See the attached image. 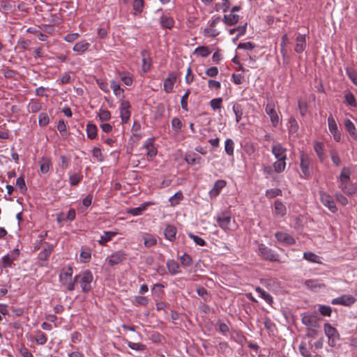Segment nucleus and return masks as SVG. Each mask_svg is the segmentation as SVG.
Instances as JSON below:
<instances>
[{
    "label": "nucleus",
    "mask_w": 357,
    "mask_h": 357,
    "mask_svg": "<svg viewBox=\"0 0 357 357\" xmlns=\"http://www.w3.org/2000/svg\"><path fill=\"white\" fill-rule=\"evenodd\" d=\"M351 171L349 167H344L338 177V187L347 195H354L356 192V188L351 181Z\"/></svg>",
    "instance_id": "f257e3e1"
},
{
    "label": "nucleus",
    "mask_w": 357,
    "mask_h": 357,
    "mask_svg": "<svg viewBox=\"0 0 357 357\" xmlns=\"http://www.w3.org/2000/svg\"><path fill=\"white\" fill-rule=\"evenodd\" d=\"M93 281V275L91 271L86 270L75 275V283L80 284L83 292H89L91 289V282Z\"/></svg>",
    "instance_id": "f03ea898"
},
{
    "label": "nucleus",
    "mask_w": 357,
    "mask_h": 357,
    "mask_svg": "<svg viewBox=\"0 0 357 357\" xmlns=\"http://www.w3.org/2000/svg\"><path fill=\"white\" fill-rule=\"evenodd\" d=\"M73 273V268L71 267H67L63 268L59 275L60 282L68 291H73L75 289V279L72 280L71 278Z\"/></svg>",
    "instance_id": "7ed1b4c3"
},
{
    "label": "nucleus",
    "mask_w": 357,
    "mask_h": 357,
    "mask_svg": "<svg viewBox=\"0 0 357 357\" xmlns=\"http://www.w3.org/2000/svg\"><path fill=\"white\" fill-rule=\"evenodd\" d=\"M328 130L332 135L333 139L336 142H340L342 141V132L339 129L337 121L335 119L333 114H330L327 119Z\"/></svg>",
    "instance_id": "20e7f679"
},
{
    "label": "nucleus",
    "mask_w": 357,
    "mask_h": 357,
    "mask_svg": "<svg viewBox=\"0 0 357 357\" xmlns=\"http://www.w3.org/2000/svg\"><path fill=\"white\" fill-rule=\"evenodd\" d=\"M325 335L328 338V344L331 347H334L336 344V341L339 340L340 335L335 328L332 326L331 324L326 323L324 326Z\"/></svg>",
    "instance_id": "39448f33"
},
{
    "label": "nucleus",
    "mask_w": 357,
    "mask_h": 357,
    "mask_svg": "<svg viewBox=\"0 0 357 357\" xmlns=\"http://www.w3.org/2000/svg\"><path fill=\"white\" fill-rule=\"evenodd\" d=\"M275 103L273 100H269L266 105V113L269 116L272 126L277 127L280 122L279 116L275 110Z\"/></svg>",
    "instance_id": "423d86ee"
},
{
    "label": "nucleus",
    "mask_w": 357,
    "mask_h": 357,
    "mask_svg": "<svg viewBox=\"0 0 357 357\" xmlns=\"http://www.w3.org/2000/svg\"><path fill=\"white\" fill-rule=\"evenodd\" d=\"M259 252L261 257L271 261H279V255L264 244L259 245Z\"/></svg>",
    "instance_id": "0eeeda50"
},
{
    "label": "nucleus",
    "mask_w": 357,
    "mask_h": 357,
    "mask_svg": "<svg viewBox=\"0 0 357 357\" xmlns=\"http://www.w3.org/2000/svg\"><path fill=\"white\" fill-rule=\"evenodd\" d=\"M319 195L321 203L324 206L327 207L331 212L335 213L337 211L335 201L332 196L323 191H320Z\"/></svg>",
    "instance_id": "6e6552de"
},
{
    "label": "nucleus",
    "mask_w": 357,
    "mask_h": 357,
    "mask_svg": "<svg viewBox=\"0 0 357 357\" xmlns=\"http://www.w3.org/2000/svg\"><path fill=\"white\" fill-rule=\"evenodd\" d=\"M20 251L19 249H15L10 253L3 256L0 259L1 264L5 268L12 267L13 261L20 256Z\"/></svg>",
    "instance_id": "1a4fd4ad"
},
{
    "label": "nucleus",
    "mask_w": 357,
    "mask_h": 357,
    "mask_svg": "<svg viewBox=\"0 0 357 357\" xmlns=\"http://www.w3.org/2000/svg\"><path fill=\"white\" fill-rule=\"evenodd\" d=\"M300 160V167L302 171V176L304 178H307L310 175V165L311 163V160L310 157L304 153L301 154Z\"/></svg>",
    "instance_id": "9d476101"
},
{
    "label": "nucleus",
    "mask_w": 357,
    "mask_h": 357,
    "mask_svg": "<svg viewBox=\"0 0 357 357\" xmlns=\"http://www.w3.org/2000/svg\"><path fill=\"white\" fill-rule=\"evenodd\" d=\"M271 152L276 160H287V150L280 143H277L272 146Z\"/></svg>",
    "instance_id": "9b49d317"
},
{
    "label": "nucleus",
    "mask_w": 357,
    "mask_h": 357,
    "mask_svg": "<svg viewBox=\"0 0 357 357\" xmlns=\"http://www.w3.org/2000/svg\"><path fill=\"white\" fill-rule=\"evenodd\" d=\"M130 105L128 100H123L120 105V117L123 123H128L130 119L131 112L130 111Z\"/></svg>",
    "instance_id": "f8f14e48"
},
{
    "label": "nucleus",
    "mask_w": 357,
    "mask_h": 357,
    "mask_svg": "<svg viewBox=\"0 0 357 357\" xmlns=\"http://www.w3.org/2000/svg\"><path fill=\"white\" fill-rule=\"evenodd\" d=\"M126 254L123 250H119L113 252L107 257V261L109 265L114 266L121 263L126 258Z\"/></svg>",
    "instance_id": "ddd939ff"
},
{
    "label": "nucleus",
    "mask_w": 357,
    "mask_h": 357,
    "mask_svg": "<svg viewBox=\"0 0 357 357\" xmlns=\"http://www.w3.org/2000/svg\"><path fill=\"white\" fill-rule=\"evenodd\" d=\"M356 301V299L354 296L351 295L344 294L340 297L333 298L331 301V303L333 305H341L344 306H350L354 304Z\"/></svg>",
    "instance_id": "4468645a"
},
{
    "label": "nucleus",
    "mask_w": 357,
    "mask_h": 357,
    "mask_svg": "<svg viewBox=\"0 0 357 357\" xmlns=\"http://www.w3.org/2000/svg\"><path fill=\"white\" fill-rule=\"evenodd\" d=\"M144 149H146V154L149 160H152L157 155V149L153 145V139L150 138L145 141Z\"/></svg>",
    "instance_id": "2eb2a0df"
},
{
    "label": "nucleus",
    "mask_w": 357,
    "mask_h": 357,
    "mask_svg": "<svg viewBox=\"0 0 357 357\" xmlns=\"http://www.w3.org/2000/svg\"><path fill=\"white\" fill-rule=\"evenodd\" d=\"M231 220V216L227 213H222L216 218L219 227L224 231L230 229Z\"/></svg>",
    "instance_id": "dca6fc26"
},
{
    "label": "nucleus",
    "mask_w": 357,
    "mask_h": 357,
    "mask_svg": "<svg viewBox=\"0 0 357 357\" xmlns=\"http://www.w3.org/2000/svg\"><path fill=\"white\" fill-rule=\"evenodd\" d=\"M177 79V74L174 72L169 73L167 77L164 81V91L167 93H172L174 89L175 82Z\"/></svg>",
    "instance_id": "f3484780"
},
{
    "label": "nucleus",
    "mask_w": 357,
    "mask_h": 357,
    "mask_svg": "<svg viewBox=\"0 0 357 357\" xmlns=\"http://www.w3.org/2000/svg\"><path fill=\"white\" fill-rule=\"evenodd\" d=\"M275 236L278 241L283 243L286 245H293L296 243L294 237L287 232L278 231L275 234Z\"/></svg>",
    "instance_id": "a211bd4d"
},
{
    "label": "nucleus",
    "mask_w": 357,
    "mask_h": 357,
    "mask_svg": "<svg viewBox=\"0 0 357 357\" xmlns=\"http://www.w3.org/2000/svg\"><path fill=\"white\" fill-rule=\"evenodd\" d=\"M305 285L307 289L314 291L326 287L323 281L320 279L307 280L305 281Z\"/></svg>",
    "instance_id": "6ab92c4d"
},
{
    "label": "nucleus",
    "mask_w": 357,
    "mask_h": 357,
    "mask_svg": "<svg viewBox=\"0 0 357 357\" xmlns=\"http://www.w3.org/2000/svg\"><path fill=\"white\" fill-rule=\"evenodd\" d=\"M306 47L305 35L298 34L296 37V43L294 50L297 53L303 52Z\"/></svg>",
    "instance_id": "aec40b11"
},
{
    "label": "nucleus",
    "mask_w": 357,
    "mask_h": 357,
    "mask_svg": "<svg viewBox=\"0 0 357 357\" xmlns=\"http://www.w3.org/2000/svg\"><path fill=\"white\" fill-rule=\"evenodd\" d=\"M151 204H152V203L149 202H144V203L142 204L138 207L128 209L127 213L130 214L133 216L139 215L142 214V213L146 210L147 207L149 206H151Z\"/></svg>",
    "instance_id": "412c9836"
},
{
    "label": "nucleus",
    "mask_w": 357,
    "mask_h": 357,
    "mask_svg": "<svg viewBox=\"0 0 357 357\" xmlns=\"http://www.w3.org/2000/svg\"><path fill=\"white\" fill-rule=\"evenodd\" d=\"M287 213L284 204L280 200H275L274 202L273 213L277 217H283Z\"/></svg>",
    "instance_id": "4be33fe9"
},
{
    "label": "nucleus",
    "mask_w": 357,
    "mask_h": 357,
    "mask_svg": "<svg viewBox=\"0 0 357 357\" xmlns=\"http://www.w3.org/2000/svg\"><path fill=\"white\" fill-rule=\"evenodd\" d=\"M226 181L224 180H218L215 182L213 188L209 191V195L211 197H216L218 196L222 189L225 187Z\"/></svg>",
    "instance_id": "5701e85b"
},
{
    "label": "nucleus",
    "mask_w": 357,
    "mask_h": 357,
    "mask_svg": "<svg viewBox=\"0 0 357 357\" xmlns=\"http://www.w3.org/2000/svg\"><path fill=\"white\" fill-rule=\"evenodd\" d=\"M346 130L353 139L357 140V130L354 123L349 119L344 121Z\"/></svg>",
    "instance_id": "b1692460"
},
{
    "label": "nucleus",
    "mask_w": 357,
    "mask_h": 357,
    "mask_svg": "<svg viewBox=\"0 0 357 357\" xmlns=\"http://www.w3.org/2000/svg\"><path fill=\"white\" fill-rule=\"evenodd\" d=\"M142 238L144 241V246L147 248L152 247L157 243L156 237L149 233H142Z\"/></svg>",
    "instance_id": "393cba45"
},
{
    "label": "nucleus",
    "mask_w": 357,
    "mask_h": 357,
    "mask_svg": "<svg viewBox=\"0 0 357 357\" xmlns=\"http://www.w3.org/2000/svg\"><path fill=\"white\" fill-rule=\"evenodd\" d=\"M185 160L189 165H199L202 159L197 153L190 152L185 155Z\"/></svg>",
    "instance_id": "a878e982"
},
{
    "label": "nucleus",
    "mask_w": 357,
    "mask_h": 357,
    "mask_svg": "<svg viewBox=\"0 0 357 357\" xmlns=\"http://www.w3.org/2000/svg\"><path fill=\"white\" fill-rule=\"evenodd\" d=\"M118 234L117 231H105L98 240V243L101 245H105L107 242L110 241L113 237Z\"/></svg>",
    "instance_id": "bb28decb"
},
{
    "label": "nucleus",
    "mask_w": 357,
    "mask_h": 357,
    "mask_svg": "<svg viewBox=\"0 0 357 357\" xmlns=\"http://www.w3.org/2000/svg\"><path fill=\"white\" fill-rule=\"evenodd\" d=\"M40 171L42 174H47L49 172L51 166V160L47 157H43L40 161Z\"/></svg>",
    "instance_id": "cd10ccee"
},
{
    "label": "nucleus",
    "mask_w": 357,
    "mask_h": 357,
    "mask_svg": "<svg viewBox=\"0 0 357 357\" xmlns=\"http://www.w3.org/2000/svg\"><path fill=\"white\" fill-rule=\"evenodd\" d=\"M238 20L239 15L231 13L228 15H225L223 17V22L226 25L229 26H232L237 24Z\"/></svg>",
    "instance_id": "c85d7f7f"
},
{
    "label": "nucleus",
    "mask_w": 357,
    "mask_h": 357,
    "mask_svg": "<svg viewBox=\"0 0 357 357\" xmlns=\"http://www.w3.org/2000/svg\"><path fill=\"white\" fill-rule=\"evenodd\" d=\"M176 228L173 225H167L164 231V235L165 237L171 241H173L176 238Z\"/></svg>",
    "instance_id": "c756f323"
},
{
    "label": "nucleus",
    "mask_w": 357,
    "mask_h": 357,
    "mask_svg": "<svg viewBox=\"0 0 357 357\" xmlns=\"http://www.w3.org/2000/svg\"><path fill=\"white\" fill-rule=\"evenodd\" d=\"M90 45H91L90 43H89L87 42L82 41V42L77 43L74 45L73 50L74 52H77L78 54H82L88 50Z\"/></svg>",
    "instance_id": "7c9ffc66"
},
{
    "label": "nucleus",
    "mask_w": 357,
    "mask_h": 357,
    "mask_svg": "<svg viewBox=\"0 0 357 357\" xmlns=\"http://www.w3.org/2000/svg\"><path fill=\"white\" fill-rule=\"evenodd\" d=\"M160 23L162 28L170 29L174 26V21L171 17L162 15L160 18Z\"/></svg>",
    "instance_id": "2f4dec72"
},
{
    "label": "nucleus",
    "mask_w": 357,
    "mask_h": 357,
    "mask_svg": "<svg viewBox=\"0 0 357 357\" xmlns=\"http://www.w3.org/2000/svg\"><path fill=\"white\" fill-rule=\"evenodd\" d=\"M344 98L345 103L347 105H349L351 107H357V102H356V98H355L354 94L351 91H344Z\"/></svg>",
    "instance_id": "473e14b6"
},
{
    "label": "nucleus",
    "mask_w": 357,
    "mask_h": 357,
    "mask_svg": "<svg viewBox=\"0 0 357 357\" xmlns=\"http://www.w3.org/2000/svg\"><path fill=\"white\" fill-rule=\"evenodd\" d=\"M52 245H47L43 250L39 253L38 259L40 261H46L53 250Z\"/></svg>",
    "instance_id": "72a5a7b5"
},
{
    "label": "nucleus",
    "mask_w": 357,
    "mask_h": 357,
    "mask_svg": "<svg viewBox=\"0 0 357 357\" xmlns=\"http://www.w3.org/2000/svg\"><path fill=\"white\" fill-rule=\"evenodd\" d=\"M256 292L259 294V296L263 298L267 303L272 304L273 302V297L266 291H265L263 289L259 287H257L255 288Z\"/></svg>",
    "instance_id": "f704fd0d"
},
{
    "label": "nucleus",
    "mask_w": 357,
    "mask_h": 357,
    "mask_svg": "<svg viewBox=\"0 0 357 357\" xmlns=\"http://www.w3.org/2000/svg\"><path fill=\"white\" fill-rule=\"evenodd\" d=\"M303 258L312 263L321 264V257L312 252H304Z\"/></svg>",
    "instance_id": "c9c22d12"
},
{
    "label": "nucleus",
    "mask_w": 357,
    "mask_h": 357,
    "mask_svg": "<svg viewBox=\"0 0 357 357\" xmlns=\"http://www.w3.org/2000/svg\"><path fill=\"white\" fill-rule=\"evenodd\" d=\"M167 268L172 275H176L180 272L179 265L174 260H169L167 262Z\"/></svg>",
    "instance_id": "e433bc0d"
},
{
    "label": "nucleus",
    "mask_w": 357,
    "mask_h": 357,
    "mask_svg": "<svg viewBox=\"0 0 357 357\" xmlns=\"http://www.w3.org/2000/svg\"><path fill=\"white\" fill-rule=\"evenodd\" d=\"M86 131L87 137L89 139H93L96 137L98 128L96 125H94L93 123H88L86 125Z\"/></svg>",
    "instance_id": "4c0bfd02"
},
{
    "label": "nucleus",
    "mask_w": 357,
    "mask_h": 357,
    "mask_svg": "<svg viewBox=\"0 0 357 357\" xmlns=\"http://www.w3.org/2000/svg\"><path fill=\"white\" fill-rule=\"evenodd\" d=\"M324 148V144L321 142H317L314 145V149L321 161H323L325 158Z\"/></svg>",
    "instance_id": "58836bf2"
},
{
    "label": "nucleus",
    "mask_w": 357,
    "mask_h": 357,
    "mask_svg": "<svg viewBox=\"0 0 357 357\" xmlns=\"http://www.w3.org/2000/svg\"><path fill=\"white\" fill-rule=\"evenodd\" d=\"M75 215L76 213L75 209L71 208L68 211V213L66 216L65 215L64 213H61L59 215H58L57 220L59 222L65 220L73 221L75 220Z\"/></svg>",
    "instance_id": "ea45409f"
},
{
    "label": "nucleus",
    "mask_w": 357,
    "mask_h": 357,
    "mask_svg": "<svg viewBox=\"0 0 357 357\" xmlns=\"http://www.w3.org/2000/svg\"><path fill=\"white\" fill-rule=\"evenodd\" d=\"M273 167L275 172L282 173L286 168V160H277L273 164Z\"/></svg>",
    "instance_id": "a19ab883"
},
{
    "label": "nucleus",
    "mask_w": 357,
    "mask_h": 357,
    "mask_svg": "<svg viewBox=\"0 0 357 357\" xmlns=\"http://www.w3.org/2000/svg\"><path fill=\"white\" fill-rule=\"evenodd\" d=\"M287 127L290 134L296 133L298 130V124L297 121L293 117L290 118L287 123Z\"/></svg>",
    "instance_id": "79ce46f5"
},
{
    "label": "nucleus",
    "mask_w": 357,
    "mask_h": 357,
    "mask_svg": "<svg viewBox=\"0 0 357 357\" xmlns=\"http://www.w3.org/2000/svg\"><path fill=\"white\" fill-rule=\"evenodd\" d=\"M302 322L303 324L310 328H317L319 324L317 321L310 316H305L302 318Z\"/></svg>",
    "instance_id": "37998d69"
},
{
    "label": "nucleus",
    "mask_w": 357,
    "mask_h": 357,
    "mask_svg": "<svg viewBox=\"0 0 357 357\" xmlns=\"http://www.w3.org/2000/svg\"><path fill=\"white\" fill-rule=\"evenodd\" d=\"M234 142L231 139H227L225 142V151L227 155L232 156L234 155Z\"/></svg>",
    "instance_id": "c03bdc74"
},
{
    "label": "nucleus",
    "mask_w": 357,
    "mask_h": 357,
    "mask_svg": "<svg viewBox=\"0 0 357 357\" xmlns=\"http://www.w3.org/2000/svg\"><path fill=\"white\" fill-rule=\"evenodd\" d=\"M172 129L174 130V132L176 134H178V132H181V130L183 128V123L178 118L175 117V118H173L172 120Z\"/></svg>",
    "instance_id": "a18cd8bd"
},
{
    "label": "nucleus",
    "mask_w": 357,
    "mask_h": 357,
    "mask_svg": "<svg viewBox=\"0 0 357 357\" xmlns=\"http://www.w3.org/2000/svg\"><path fill=\"white\" fill-rule=\"evenodd\" d=\"M126 343L128 347L135 351H144L146 349V345L141 344V343H137V342H132L130 341L126 340Z\"/></svg>",
    "instance_id": "49530a36"
},
{
    "label": "nucleus",
    "mask_w": 357,
    "mask_h": 357,
    "mask_svg": "<svg viewBox=\"0 0 357 357\" xmlns=\"http://www.w3.org/2000/svg\"><path fill=\"white\" fill-rule=\"evenodd\" d=\"M346 73L352 83L357 86V72L352 68H347Z\"/></svg>",
    "instance_id": "de8ad7c7"
},
{
    "label": "nucleus",
    "mask_w": 357,
    "mask_h": 357,
    "mask_svg": "<svg viewBox=\"0 0 357 357\" xmlns=\"http://www.w3.org/2000/svg\"><path fill=\"white\" fill-rule=\"evenodd\" d=\"M183 198V194L181 192H176L169 198L170 205L174 206L177 205L181 200Z\"/></svg>",
    "instance_id": "09e8293b"
},
{
    "label": "nucleus",
    "mask_w": 357,
    "mask_h": 357,
    "mask_svg": "<svg viewBox=\"0 0 357 357\" xmlns=\"http://www.w3.org/2000/svg\"><path fill=\"white\" fill-rule=\"evenodd\" d=\"M111 89L116 96H121L123 93V89L121 88L120 84L114 80L111 82Z\"/></svg>",
    "instance_id": "8fccbe9b"
},
{
    "label": "nucleus",
    "mask_w": 357,
    "mask_h": 357,
    "mask_svg": "<svg viewBox=\"0 0 357 357\" xmlns=\"http://www.w3.org/2000/svg\"><path fill=\"white\" fill-rule=\"evenodd\" d=\"M132 7L135 10V15L140 14L143 11L144 1L134 0Z\"/></svg>",
    "instance_id": "3c124183"
},
{
    "label": "nucleus",
    "mask_w": 357,
    "mask_h": 357,
    "mask_svg": "<svg viewBox=\"0 0 357 357\" xmlns=\"http://www.w3.org/2000/svg\"><path fill=\"white\" fill-rule=\"evenodd\" d=\"M98 116L100 120L107 121L111 119V113L109 110L101 108L98 111Z\"/></svg>",
    "instance_id": "603ef678"
},
{
    "label": "nucleus",
    "mask_w": 357,
    "mask_h": 357,
    "mask_svg": "<svg viewBox=\"0 0 357 357\" xmlns=\"http://www.w3.org/2000/svg\"><path fill=\"white\" fill-rule=\"evenodd\" d=\"M195 52L199 54L202 57H207L211 54L208 47L206 46H199L197 47Z\"/></svg>",
    "instance_id": "864d4df0"
},
{
    "label": "nucleus",
    "mask_w": 357,
    "mask_h": 357,
    "mask_svg": "<svg viewBox=\"0 0 357 357\" xmlns=\"http://www.w3.org/2000/svg\"><path fill=\"white\" fill-rule=\"evenodd\" d=\"M233 112L235 114L236 116V121L238 123L240 120L241 119L243 112L241 109V106L239 104H234L233 105Z\"/></svg>",
    "instance_id": "5fc2aeb1"
},
{
    "label": "nucleus",
    "mask_w": 357,
    "mask_h": 357,
    "mask_svg": "<svg viewBox=\"0 0 357 357\" xmlns=\"http://www.w3.org/2000/svg\"><path fill=\"white\" fill-rule=\"evenodd\" d=\"M145 54H146L145 52H142V54L143 56V59H142V70L144 73H146V72H148L150 70L151 66V61L149 60V59L146 57Z\"/></svg>",
    "instance_id": "6e6d98bb"
},
{
    "label": "nucleus",
    "mask_w": 357,
    "mask_h": 357,
    "mask_svg": "<svg viewBox=\"0 0 357 357\" xmlns=\"http://www.w3.org/2000/svg\"><path fill=\"white\" fill-rule=\"evenodd\" d=\"M319 312L323 316L331 317L332 313V309L330 306L320 305L318 308Z\"/></svg>",
    "instance_id": "4d7b16f0"
},
{
    "label": "nucleus",
    "mask_w": 357,
    "mask_h": 357,
    "mask_svg": "<svg viewBox=\"0 0 357 357\" xmlns=\"http://www.w3.org/2000/svg\"><path fill=\"white\" fill-rule=\"evenodd\" d=\"M188 236L189 238L193 240L195 244L199 246H204L206 245V241L202 238L192 233H188Z\"/></svg>",
    "instance_id": "13d9d810"
},
{
    "label": "nucleus",
    "mask_w": 357,
    "mask_h": 357,
    "mask_svg": "<svg viewBox=\"0 0 357 357\" xmlns=\"http://www.w3.org/2000/svg\"><path fill=\"white\" fill-rule=\"evenodd\" d=\"M282 195V190L278 188L268 189L266 191V196L268 198H273Z\"/></svg>",
    "instance_id": "bf43d9fd"
},
{
    "label": "nucleus",
    "mask_w": 357,
    "mask_h": 357,
    "mask_svg": "<svg viewBox=\"0 0 357 357\" xmlns=\"http://www.w3.org/2000/svg\"><path fill=\"white\" fill-rule=\"evenodd\" d=\"M181 264L185 267H189L192 265V258L190 255L185 253L180 257Z\"/></svg>",
    "instance_id": "052dcab7"
},
{
    "label": "nucleus",
    "mask_w": 357,
    "mask_h": 357,
    "mask_svg": "<svg viewBox=\"0 0 357 357\" xmlns=\"http://www.w3.org/2000/svg\"><path fill=\"white\" fill-rule=\"evenodd\" d=\"M190 94V90L188 89L181 99V107L185 111H188V99Z\"/></svg>",
    "instance_id": "680f3d73"
},
{
    "label": "nucleus",
    "mask_w": 357,
    "mask_h": 357,
    "mask_svg": "<svg viewBox=\"0 0 357 357\" xmlns=\"http://www.w3.org/2000/svg\"><path fill=\"white\" fill-rule=\"evenodd\" d=\"M93 158L98 162L103 161V156L100 148L94 147L92 150Z\"/></svg>",
    "instance_id": "e2e57ef3"
},
{
    "label": "nucleus",
    "mask_w": 357,
    "mask_h": 357,
    "mask_svg": "<svg viewBox=\"0 0 357 357\" xmlns=\"http://www.w3.org/2000/svg\"><path fill=\"white\" fill-rule=\"evenodd\" d=\"M91 250L88 248L84 249L80 253V258L82 262H86L91 259Z\"/></svg>",
    "instance_id": "0e129e2a"
},
{
    "label": "nucleus",
    "mask_w": 357,
    "mask_h": 357,
    "mask_svg": "<svg viewBox=\"0 0 357 357\" xmlns=\"http://www.w3.org/2000/svg\"><path fill=\"white\" fill-rule=\"evenodd\" d=\"M50 122V118L47 113L43 112L39 115V124L40 126H45Z\"/></svg>",
    "instance_id": "69168bd1"
},
{
    "label": "nucleus",
    "mask_w": 357,
    "mask_h": 357,
    "mask_svg": "<svg viewBox=\"0 0 357 357\" xmlns=\"http://www.w3.org/2000/svg\"><path fill=\"white\" fill-rule=\"evenodd\" d=\"M40 104L38 102L32 100L29 105H28V110L32 112H36L40 109Z\"/></svg>",
    "instance_id": "338daca9"
},
{
    "label": "nucleus",
    "mask_w": 357,
    "mask_h": 357,
    "mask_svg": "<svg viewBox=\"0 0 357 357\" xmlns=\"http://www.w3.org/2000/svg\"><path fill=\"white\" fill-rule=\"evenodd\" d=\"M222 100L220 98H213L210 101V105L213 109H218L221 107Z\"/></svg>",
    "instance_id": "774afa93"
}]
</instances>
